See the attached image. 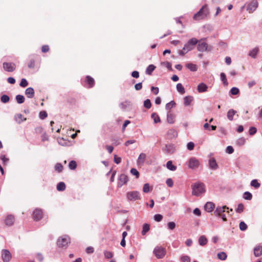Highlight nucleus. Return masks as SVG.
I'll list each match as a JSON object with an SVG mask.
<instances>
[{"mask_svg": "<svg viewBox=\"0 0 262 262\" xmlns=\"http://www.w3.org/2000/svg\"><path fill=\"white\" fill-rule=\"evenodd\" d=\"M209 14V10L207 5L202 7L200 10L195 13L193 19L195 20H199L206 18Z\"/></svg>", "mask_w": 262, "mask_h": 262, "instance_id": "f257e3e1", "label": "nucleus"}, {"mask_svg": "<svg viewBox=\"0 0 262 262\" xmlns=\"http://www.w3.org/2000/svg\"><path fill=\"white\" fill-rule=\"evenodd\" d=\"M198 42V40L195 38H192L189 40L188 42L185 44L182 50L179 52L180 55L183 56L188 52L192 50L194 46Z\"/></svg>", "mask_w": 262, "mask_h": 262, "instance_id": "f03ea898", "label": "nucleus"}, {"mask_svg": "<svg viewBox=\"0 0 262 262\" xmlns=\"http://www.w3.org/2000/svg\"><path fill=\"white\" fill-rule=\"evenodd\" d=\"M192 193L194 195L199 196L205 191V185L202 183H195L192 185Z\"/></svg>", "mask_w": 262, "mask_h": 262, "instance_id": "7ed1b4c3", "label": "nucleus"}, {"mask_svg": "<svg viewBox=\"0 0 262 262\" xmlns=\"http://www.w3.org/2000/svg\"><path fill=\"white\" fill-rule=\"evenodd\" d=\"M228 207H227L226 206L218 207L216 208L214 212V214L215 215L222 217L224 221H227V219L224 213L226 211H227V213H229V211L228 210Z\"/></svg>", "mask_w": 262, "mask_h": 262, "instance_id": "20e7f679", "label": "nucleus"}, {"mask_svg": "<svg viewBox=\"0 0 262 262\" xmlns=\"http://www.w3.org/2000/svg\"><path fill=\"white\" fill-rule=\"evenodd\" d=\"M70 243V238L67 235H64L58 238L57 245L59 247H67Z\"/></svg>", "mask_w": 262, "mask_h": 262, "instance_id": "39448f33", "label": "nucleus"}, {"mask_svg": "<svg viewBox=\"0 0 262 262\" xmlns=\"http://www.w3.org/2000/svg\"><path fill=\"white\" fill-rule=\"evenodd\" d=\"M166 252V249L162 247L157 246L154 250V253L157 258H163Z\"/></svg>", "mask_w": 262, "mask_h": 262, "instance_id": "423d86ee", "label": "nucleus"}, {"mask_svg": "<svg viewBox=\"0 0 262 262\" xmlns=\"http://www.w3.org/2000/svg\"><path fill=\"white\" fill-rule=\"evenodd\" d=\"M186 164L189 168L193 169L199 167L200 162L195 158L191 157L189 159Z\"/></svg>", "mask_w": 262, "mask_h": 262, "instance_id": "0eeeda50", "label": "nucleus"}, {"mask_svg": "<svg viewBox=\"0 0 262 262\" xmlns=\"http://www.w3.org/2000/svg\"><path fill=\"white\" fill-rule=\"evenodd\" d=\"M126 197L129 201H136L141 199L140 193L137 191L128 192L126 194Z\"/></svg>", "mask_w": 262, "mask_h": 262, "instance_id": "6e6552de", "label": "nucleus"}, {"mask_svg": "<svg viewBox=\"0 0 262 262\" xmlns=\"http://www.w3.org/2000/svg\"><path fill=\"white\" fill-rule=\"evenodd\" d=\"M3 67L5 71L8 72H13L16 69V64L13 62H5L3 64Z\"/></svg>", "mask_w": 262, "mask_h": 262, "instance_id": "1a4fd4ad", "label": "nucleus"}, {"mask_svg": "<svg viewBox=\"0 0 262 262\" xmlns=\"http://www.w3.org/2000/svg\"><path fill=\"white\" fill-rule=\"evenodd\" d=\"M12 256L10 252L6 249H4L2 252V258L4 262H9L11 259Z\"/></svg>", "mask_w": 262, "mask_h": 262, "instance_id": "9d476101", "label": "nucleus"}, {"mask_svg": "<svg viewBox=\"0 0 262 262\" xmlns=\"http://www.w3.org/2000/svg\"><path fill=\"white\" fill-rule=\"evenodd\" d=\"M43 212L41 209H36L33 213V217L35 221H39L42 219Z\"/></svg>", "mask_w": 262, "mask_h": 262, "instance_id": "9b49d317", "label": "nucleus"}, {"mask_svg": "<svg viewBox=\"0 0 262 262\" xmlns=\"http://www.w3.org/2000/svg\"><path fill=\"white\" fill-rule=\"evenodd\" d=\"M198 50L200 52H204L207 50L208 45L203 40L198 41Z\"/></svg>", "mask_w": 262, "mask_h": 262, "instance_id": "f8f14e48", "label": "nucleus"}, {"mask_svg": "<svg viewBox=\"0 0 262 262\" xmlns=\"http://www.w3.org/2000/svg\"><path fill=\"white\" fill-rule=\"evenodd\" d=\"M128 181V177L125 174H120L119 179L118 186L119 187L122 186L124 184H126Z\"/></svg>", "mask_w": 262, "mask_h": 262, "instance_id": "ddd939ff", "label": "nucleus"}, {"mask_svg": "<svg viewBox=\"0 0 262 262\" xmlns=\"http://www.w3.org/2000/svg\"><path fill=\"white\" fill-rule=\"evenodd\" d=\"M14 221V216L12 215H9L5 219V223L8 226H11L13 225Z\"/></svg>", "mask_w": 262, "mask_h": 262, "instance_id": "4468645a", "label": "nucleus"}, {"mask_svg": "<svg viewBox=\"0 0 262 262\" xmlns=\"http://www.w3.org/2000/svg\"><path fill=\"white\" fill-rule=\"evenodd\" d=\"M208 86L204 83H200L197 86V90L199 93H203L207 91Z\"/></svg>", "mask_w": 262, "mask_h": 262, "instance_id": "2eb2a0df", "label": "nucleus"}, {"mask_svg": "<svg viewBox=\"0 0 262 262\" xmlns=\"http://www.w3.org/2000/svg\"><path fill=\"white\" fill-rule=\"evenodd\" d=\"M85 82L89 85L88 88H91L95 84L94 79L90 76H87L85 78Z\"/></svg>", "mask_w": 262, "mask_h": 262, "instance_id": "dca6fc26", "label": "nucleus"}, {"mask_svg": "<svg viewBox=\"0 0 262 262\" xmlns=\"http://www.w3.org/2000/svg\"><path fill=\"white\" fill-rule=\"evenodd\" d=\"M167 135L169 138L172 139L177 137L178 132L174 129H170L168 130Z\"/></svg>", "mask_w": 262, "mask_h": 262, "instance_id": "f3484780", "label": "nucleus"}, {"mask_svg": "<svg viewBox=\"0 0 262 262\" xmlns=\"http://www.w3.org/2000/svg\"><path fill=\"white\" fill-rule=\"evenodd\" d=\"M258 6V3L256 1H253L248 6V10L250 12H253L254 11Z\"/></svg>", "mask_w": 262, "mask_h": 262, "instance_id": "a211bd4d", "label": "nucleus"}, {"mask_svg": "<svg viewBox=\"0 0 262 262\" xmlns=\"http://www.w3.org/2000/svg\"><path fill=\"white\" fill-rule=\"evenodd\" d=\"M193 101V97L191 96H187L184 98V104L187 106Z\"/></svg>", "mask_w": 262, "mask_h": 262, "instance_id": "6ab92c4d", "label": "nucleus"}, {"mask_svg": "<svg viewBox=\"0 0 262 262\" xmlns=\"http://www.w3.org/2000/svg\"><path fill=\"white\" fill-rule=\"evenodd\" d=\"M25 94L29 98H32L34 96V91L32 88H28L25 91Z\"/></svg>", "mask_w": 262, "mask_h": 262, "instance_id": "aec40b11", "label": "nucleus"}, {"mask_svg": "<svg viewBox=\"0 0 262 262\" xmlns=\"http://www.w3.org/2000/svg\"><path fill=\"white\" fill-rule=\"evenodd\" d=\"M254 254L256 257L260 256L262 254V246H256L254 249Z\"/></svg>", "mask_w": 262, "mask_h": 262, "instance_id": "412c9836", "label": "nucleus"}, {"mask_svg": "<svg viewBox=\"0 0 262 262\" xmlns=\"http://www.w3.org/2000/svg\"><path fill=\"white\" fill-rule=\"evenodd\" d=\"M214 208V204L212 202H207L205 206V209L208 212H211Z\"/></svg>", "mask_w": 262, "mask_h": 262, "instance_id": "4be33fe9", "label": "nucleus"}, {"mask_svg": "<svg viewBox=\"0 0 262 262\" xmlns=\"http://www.w3.org/2000/svg\"><path fill=\"white\" fill-rule=\"evenodd\" d=\"M15 121L18 123H20L26 120V118L24 117V116L20 114H16L14 117Z\"/></svg>", "mask_w": 262, "mask_h": 262, "instance_id": "5701e85b", "label": "nucleus"}, {"mask_svg": "<svg viewBox=\"0 0 262 262\" xmlns=\"http://www.w3.org/2000/svg\"><path fill=\"white\" fill-rule=\"evenodd\" d=\"M186 67L192 72H195L198 70L197 66L192 63H188L186 64Z\"/></svg>", "mask_w": 262, "mask_h": 262, "instance_id": "b1692460", "label": "nucleus"}, {"mask_svg": "<svg viewBox=\"0 0 262 262\" xmlns=\"http://www.w3.org/2000/svg\"><path fill=\"white\" fill-rule=\"evenodd\" d=\"M156 69V66L153 64H150L148 66L146 69V73L147 75H151L152 72Z\"/></svg>", "mask_w": 262, "mask_h": 262, "instance_id": "393cba45", "label": "nucleus"}, {"mask_svg": "<svg viewBox=\"0 0 262 262\" xmlns=\"http://www.w3.org/2000/svg\"><path fill=\"white\" fill-rule=\"evenodd\" d=\"M207 239L204 235H202L199 237V243L201 246H204L207 243Z\"/></svg>", "mask_w": 262, "mask_h": 262, "instance_id": "a878e982", "label": "nucleus"}, {"mask_svg": "<svg viewBox=\"0 0 262 262\" xmlns=\"http://www.w3.org/2000/svg\"><path fill=\"white\" fill-rule=\"evenodd\" d=\"M236 113V111H235L232 109L230 110L227 113L228 119L230 121H232L233 119V116Z\"/></svg>", "mask_w": 262, "mask_h": 262, "instance_id": "bb28decb", "label": "nucleus"}, {"mask_svg": "<svg viewBox=\"0 0 262 262\" xmlns=\"http://www.w3.org/2000/svg\"><path fill=\"white\" fill-rule=\"evenodd\" d=\"M210 167L213 169H216L217 168V164L214 159L212 158L209 160Z\"/></svg>", "mask_w": 262, "mask_h": 262, "instance_id": "cd10ccee", "label": "nucleus"}, {"mask_svg": "<svg viewBox=\"0 0 262 262\" xmlns=\"http://www.w3.org/2000/svg\"><path fill=\"white\" fill-rule=\"evenodd\" d=\"M167 168L172 171H174L177 169V167L172 164L171 161H168L166 163Z\"/></svg>", "mask_w": 262, "mask_h": 262, "instance_id": "c85d7f7f", "label": "nucleus"}, {"mask_svg": "<svg viewBox=\"0 0 262 262\" xmlns=\"http://www.w3.org/2000/svg\"><path fill=\"white\" fill-rule=\"evenodd\" d=\"M145 158L146 155L144 153H141V154H140L138 158V163L139 164H143L144 162Z\"/></svg>", "mask_w": 262, "mask_h": 262, "instance_id": "c756f323", "label": "nucleus"}, {"mask_svg": "<svg viewBox=\"0 0 262 262\" xmlns=\"http://www.w3.org/2000/svg\"><path fill=\"white\" fill-rule=\"evenodd\" d=\"M150 226L148 224H144L143 226L142 234L144 235L149 230Z\"/></svg>", "mask_w": 262, "mask_h": 262, "instance_id": "7c9ffc66", "label": "nucleus"}, {"mask_svg": "<svg viewBox=\"0 0 262 262\" xmlns=\"http://www.w3.org/2000/svg\"><path fill=\"white\" fill-rule=\"evenodd\" d=\"M177 90L181 94H183L185 92L184 86L180 83L177 84Z\"/></svg>", "mask_w": 262, "mask_h": 262, "instance_id": "2f4dec72", "label": "nucleus"}, {"mask_svg": "<svg viewBox=\"0 0 262 262\" xmlns=\"http://www.w3.org/2000/svg\"><path fill=\"white\" fill-rule=\"evenodd\" d=\"M66 189V185L64 182H61L57 185V189L58 191H63Z\"/></svg>", "mask_w": 262, "mask_h": 262, "instance_id": "473e14b6", "label": "nucleus"}, {"mask_svg": "<svg viewBox=\"0 0 262 262\" xmlns=\"http://www.w3.org/2000/svg\"><path fill=\"white\" fill-rule=\"evenodd\" d=\"M217 258L222 260H224L227 258V254L224 252H220L217 255Z\"/></svg>", "mask_w": 262, "mask_h": 262, "instance_id": "72a5a7b5", "label": "nucleus"}, {"mask_svg": "<svg viewBox=\"0 0 262 262\" xmlns=\"http://www.w3.org/2000/svg\"><path fill=\"white\" fill-rule=\"evenodd\" d=\"M167 120L168 123H173L174 122V115L169 113L167 115Z\"/></svg>", "mask_w": 262, "mask_h": 262, "instance_id": "f704fd0d", "label": "nucleus"}, {"mask_svg": "<svg viewBox=\"0 0 262 262\" xmlns=\"http://www.w3.org/2000/svg\"><path fill=\"white\" fill-rule=\"evenodd\" d=\"M16 100L18 103L21 104L24 102L25 101V97L24 96L21 95H17L16 96Z\"/></svg>", "mask_w": 262, "mask_h": 262, "instance_id": "c9c22d12", "label": "nucleus"}, {"mask_svg": "<svg viewBox=\"0 0 262 262\" xmlns=\"http://www.w3.org/2000/svg\"><path fill=\"white\" fill-rule=\"evenodd\" d=\"M259 49L258 48H255L252 51H251L249 54V56L253 58H255L256 54L258 52Z\"/></svg>", "mask_w": 262, "mask_h": 262, "instance_id": "e433bc0d", "label": "nucleus"}, {"mask_svg": "<svg viewBox=\"0 0 262 262\" xmlns=\"http://www.w3.org/2000/svg\"><path fill=\"white\" fill-rule=\"evenodd\" d=\"M55 170L58 172H61L63 170V166L61 163H57L55 166Z\"/></svg>", "mask_w": 262, "mask_h": 262, "instance_id": "4c0bfd02", "label": "nucleus"}, {"mask_svg": "<svg viewBox=\"0 0 262 262\" xmlns=\"http://www.w3.org/2000/svg\"><path fill=\"white\" fill-rule=\"evenodd\" d=\"M176 105V103L174 101H171L170 102L166 104L165 108L167 110H170Z\"/></svg>", "mask_w": 262, "mask_h": 262, "instance_id": "58836bf2", "label": "nucleus"}, {"mask_svg": "<svg viewBox=\"0 0 262 262\" xmlns=\"http://www.w3.org/2000/svg\"><path fill=\"white\" fill-rule=\"evenodd\" d=\"M244 198L247 200H251L252 198V195L250 192L246 191L244 193Z\"/></svg>", "mask_w": 262, "mask_h": 262, "instance_id": "ea45409f", "label": "nucleus"}, {"mask_svg": "<svg viewBox=\"0 0 262 262\" xmlns=\"http://www.w3.org/2000/svg\"><path fill=\"white\" fill-rule=\"evenodd\" d=\"M151 117L154 119L155 123H157L161 121L159 116L156 113H154L151 115Z\"/></svg>", "mask_w": 262, "mask_h": 262, "instance_id": "a19ab883", "label": "nucleus"}, {"mask_svg": "<svg viewBox=\"0 0 262 262\" xmlns=\"http://www.w3.org/2000/svg\"><path fill=\"white\" fill-rule=\"evenodd\" d=\"M10 98L8 95H3L1 98V100L3 103H6L9 101Z\"/></svg>", "mask_w": 262, "mask_h": 262, "instance_id": "79ce46f5", "label": "nucleus"}, {"mask_svg": "<svg viewBox=\"0 0 262 262\" xmlns=\"http://www.w3.org/2000/svg\"><path fill=\"white\" fill-rule=\"evenodd\" d=\"M35 60L34 58H31L28 63V67L30 69H33L35 66Z\"/></svg>", "mask_w": 262, "mask_h": 262, "instance_id": "37998d69", "label": "nucleus"}, {"mask_svg": "<svg viewBox=\"0 0 262 262\" xmlns=\"http://www.w3.org/2000/svg\"><path fill=\"white\" fill-rule=\"evenodd\" d=\"M77 167V163L75 161H71L69 164V167L72 170L75 169Z\"/></svg>", "mask_w": 262, "mask_h": 262, "instance_id": "c03bdc74", "label": "nucleus"}, {"mask_svg": "<svg viewBox=\"0 0 262 262\" xmlns=\"http://www.w3.org/2000/svg\"><path fill=\"white\" fill-rule=\"evenodd\" d=\"M144 106L147 109H149L151 107V103L149 99H147L144 101Z\"/></svg>", "mask_w": 262, "mask_h": 262, "instance_id": "a18cd8bd", "label": "nucleus"}, {"mask_svg": "<svg viewBox=\"0 0 262 262\" xmlns=\"http://www.w3.org/2000/svg\"><path fill=\"white\" fill-rule=\"evenodd\" d=\"M104 254L105 257L107 259L111 258L113 256V252L111 251H106V250L104 251Z\"/></svg>", "mask_w": 262, "mask_h": 262, "instance_id": "49530a36", "label": "nucleus"}, {"mask_svg": "<svg viewBox=\"0 0 262 262\" xmlns=\"http://www.w3.org/2000/svg\"><path fill=\"white\" fill-rule=\"evenodd\" d=\"M244 209V205L242 203H241V204H238V207L236 209V211L237 213H241L242 212H243Z\"/></svg>", "mask_w": 262, "mask_h": 262, "instance_id": "de8ad7c7", "label": "nucleus"}, {"mask_svg": "<svg viewBox=\"0 0 262 262\" xmlns=\"http://www.w3.org/2000/svg\"><path fill=\"white\" fill-rule=\"evenodd\" d=\"M221 78L222 81L223 82V83L225 85H228V82H227L226 76V75H225V73H221Z\"/></svg>", "mask_w": 262, "mask_h": 262, "instance_id": "09e8293b", "label": "nucleus"}, {"mask_svg": "<svg viewBox=\"0 0 262 262\" xmlns=\"http://www.w3.org/2000/svg\"><path fill=\"white\" fill-rule=\"evenodd\" d=\"M251 185L255 188H258L260 186V183L257 180H253L251 182Z\"/></svg>", "mask_w": 262, "mask_h": 262, "instance_id": "8fccbe9b", "label": "nucleus"}, {"mask_svg": "<svg viewBox=\"0 0 262 262\" xmlns=\"http://www.w3.org/2000/svg\"><path fill=\"white\" fill-rule=\"evenodd\" d=\"M167 227L169 230H173L176 227V224L173 222H170L167 223Z\"/></svg>", "mask_w": 262, "mask_h": 262, "instance_id": "3c124183", "label": "nucleus"}, {"mask_svg": "<svg viewBox=\"0 0 262 262\" xmlns=\"http://www.w3.org/2000/svg\"><path fill=\"white\" fill-rule=\"evenodd\" d=\"M239 229L242 230V231H245L247 229V225L245 223V222H241L240 223H239Z\"/></svg>", "mask_w": 262, "mask_h": 262, "instance_id": "603ef678", "label": "nucleus"}, {"mask_svg": "<svg viewBox=\"0 0 262 262\" xmlns=\"http://www.w3.org/2000/svg\"><path fill=\"white\" fill-rule=\"evenodd\" d=\"M239 89L237 88L233 87L230 90V93L233 95H237L239 93Z\"/></svg>", "mask_w": 262, "mask_h": 262, "instance_id": "864d4df0", "label": "nucleus"}, {"mask_svg": "<svg viewBox=\"0 0 262 262\" xmlns=\"http://www.w3.org/2000/svg\"><path fill=\"white\" fill-rule=\"evenodd\" d=\"M28 85V82L27 81L26 79H22L20 83V86L23 88H25Z\"/></svg>", "mask_w": 262, "mask_h": 262, "instance_id": "5fc2aeb1", "label": "nucleus"}, {"mask_svg": "<svg viewBox=\"0 0 262 262\" xmlns=\"http://www.w3.org/2000/svg\"><path fill=\"white\" fill-rule=\"evenodd\" d=\"M130 173L134 176H136L137 178H138L139 177V172L138 170L135 168H132L130 170Z\"/></svg>", "mask_w": 262, "mask_h": 262, "instance_id": "6e6d98bb", "label": "nucleus"}, {"mask_svg": "<svg viewBox=\"0 0 262 262\" xmlns=\"http://www.w3.org/2000/svg\"><path fill=\"white\" fill-rule=\"evenodd\" d=\"M163 219V216L160 214H155L154 216V220L157 222H160Z\"/></svg>", "mask_w": 262, "mask_h": 262, "instance_id": "4d7b16f0", "label": "nucleus"}, {"mask_svg": "<svg viewBox=\"0 0 262 262\" xmlns=\"http://www.w3.org/2000/svg\"><path fill=\"white\" fill-rule=\"evenodd\" d=\"M143 191L145 193H147L150 191L149 185L148 183H146L144 185Z\"/></svg>", "mask_w": 262, "mask_h": 262, "instance_id": "13d9d810", "label": "nucleus"}, {"mask_svg": "<svg viewBox=\"0 0 262 262\" xmlns=\"http://www.w3.org/2000/svg\"><path fill=\"white\" fill-rule=\"evenodd\" d=\"M48 115L46 111H41L39 113V117L41 119H44L47 117Z\"/></svg>", "mask_w": 262, "mask_h": 262, "instance_id": "bf43d9fd", "label": "nucleus"}, {"mask_svg": "<svg viewBox=\"0 0 262 262\" xmlns=\"http://www.w3.org/2000/svg\"><path fill=\"white\" fill-rule=\"evenodd\" d=\"M181 260L182 262H190V257L187 255L182 256Z\"/></svg>", "mask_w": 262, "mask_h": 262, "instance_id": "052dcab7", "label": "nucleus"}, {"mask_svg": "<svg viewBox=\"0 0 262 262\" xmlns=\"http://www.w3.org/2000/svg\"><path fill=\"white\" fill-rule=\"evenodd\" d=\"M194 147V144L192 142H190L188 143V144L187 145V148L189 150H192V149H193Z\"/></svg>", "mask_w": 262, "mask_h": 262, "instance_id": "680f3d73", "label": "nucleus"}, {"mask_svg": "<svg viewBox=\"0 0 262 262\" xmlns=\"http://www.w3.org/2000/svg\"><path fill=\"white\" fill-rule=\"evenodd\" d=\"M166 183L168 187H171L173 185V182L171 178H168L166 181Z\"/></svg>", "mask_w": 262, "mask_h": 262, "instance_id": "e2e57ef3", "label": "nucleus"}, {"mask_svg": "<svg viewBox=\"0 0 262 262\" xmlns=\"http://www.w3.org/2000/svg\"><path fill=\"white\" fill-rule=\"evenodd\" d=\"M0 158L3 161L4 165H6L9 161V159L7 158L5 155H1Z\"/></svg>", "mask_w": 262, "mask_h": 262, "instance_id": "0e129e2a", "label": "nucleus"}, {"mask_svg": "<svg viewBox=\"0 0 262 262\" xmlns=\"http://www.w3.org/2000/svg\"><path fill=\"white\" fill-rule=\"evenodd\" d=\"M257 129L254 127H251L249 129V133L250 135H253L256 133Z\"/></svg>", "mask_w": 262, "mask_h": 262, "instance_id": "69168bd1", "label": "nucleus"}, {"mask_svg": "<svg viewBox=\"0 0 262 262\" xmlns=\"http://www.w3.org/2000/svg\"><path fill=\"white\" fill-rule=\"evenodd\" d=\"M49 47L48 45H43L41 47V51L43 53H47L49 51Z\"/></svg>", "mask_w": 262, "mask_h": 262, "instance_id": "338daca9", "label": "nucleus"}, {"mask_svg": "<svg viewBox=\"0 0 262 262\" xmlns=\"http://www.w3.org/2000/svg\"><path fill=\"white\" fill-rule=\"evenodd\" d=\"M151 91L155 95H157L158 94V93H159V88L158 87L152 86L151 88Z\"/></svg>", "mask_w": 262, "mask_h": 262, "instance_id": "774afa93", "label": "nucleus"}]
</instances>
